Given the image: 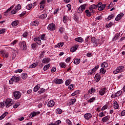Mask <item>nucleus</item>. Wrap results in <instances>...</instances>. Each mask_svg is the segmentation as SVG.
Returning <instances> with one entry per match:
<instances>
[{"mask_svg":"<svg viewBox=\"0 0 125 125\" xmlns=\"http://www.w3.org/2000/svg\"><path fill=\"white\" fill-rule=\"evenodd\" d=\"M19 81H20V79L19 78V77L14 76L9 80V83L10 84H12V83H13V82H15V83H18Z\"/></svg>","mask_w":125,"mask_h":125,"instance_id":"1","label":"nucleus"},{"mask_svg":"<svg viewBox=\"0 0 125 125\" xmlns=\"http://www.w3.org/2000/svg\"><path fill=\"white\" fill-rule=\"evenodd\" d=\"M125 67L124 66H120L118 67L115 70L113 71V74L116 75V74H119V73H122L124 71Z\"/></svg>","mask_w":125,"mask_h":125,"instance_id":"2","label":"nucleus"},{"mask_svg":"<svg viewBox=\"0 0 125 125\" xmlns=\"http://www.w3.org/2000/svg\"><path fill=\"white\" fill-rule=\"evenodd\" d=\"M19 46L21 50H26L27 49V45H26V42L24 41L21 42L19 43Z\"/></svg>","mask_w":125,"mask_h":125,"instance_id":"3","label":"nucleus"},{"mask_svg":"<svg viewBox=\"0 0 125 125\" xmlns=\"http://www.w3.org/2000/svg\"><path fill=\"white\" fill-rule=\"evenodd\" d=\"M47 29L49 31H55L56 30V25L53 23H50L48 25Z\"/></svg>","mask_w":125,"mask_h":125,"instance_id":"4","label":"nucleus"},{"mask_svg":"<svg viewBox=\"0 0 125 125\" xmlns=\"http://www.w3.org/2000/svg\"><path fill=\"white\" fill-rule=\"evenodd\" d=\"M5 103L6 108L10 107V106L13 104V102H12V100L11 99H7Z\"/></svg>","mask_w":125,"mask_h":125,"instance_id":"5","label":"nucleus"},{"mask_svg":"<svg viewBox=\"0 0 125 125\" xmlns=\"http://www.w3.org/2000/svg\"><path fill=\"white\" fill-rule=\"evenodd\" d=\"M98 10H100V11H101L106 7V4H102V2H99V3L98 4Z\"/></svg>","mask_w":125,"mask_h":125,"instance_id":"6","label":"nucleus"},{"mask_svg":"<svg viewBox=\"0 0 125 125\" xmlns=\"http://www.w3.org/2000/svg\"><path fill=\"white\" fill-rule=\"evenodd\" d=\"M14 96L15 97V99H19L20 97H21V93L19 91H15L13 93Z\"/></svg>","mask_w":125,"mask_h":125,"instance_id":"7","label":"nucleus"},{"mask_svg":"<svg viewBox=\"0 0 125 125\" xmlns=\"http://www.w3.org/2000/svg\"><path fill=\"white\" fill-rule=\"evenodd\" d=\"M91 42L94 43V44H101V42H99V39H96L95 38H91Z\"/></svg>","mask_w":125,"mask_h":125,"instance_id":"8","label":"nucleus"},{"mask_svg":"<svg viewBox=\"0 0 125 125\" xmlns=\"http://www.w3.org/2000/svg\"><path fill=\"white\" fill-rule=\"evenodd\" d=\"M85 6H86V4H83L81 5L78 10V11L79 13H82L83 10L85 9Z\"/></svg>","mask_w":125,"mask_h":125,"instance_id":"9","label":"nucleus"},{"mask_svg":"<svg viewBox=\"0 0 125 125\" xmlns=\"http://www.w3.org/2000/svg\"><path fill=\"white\" fill-rule=\"evenodd\" d=\"M106 92V88H103L100 90L99 91V94L101 96H103L104 94H105V93Z\"/></svg>","mask_w":125,"mask_h":125,"instance_id":"10","label":"nucleus"},{"mask_svg":"<svg viewBox=\"0 0 125 125\" xmlns=\"http://www.w3.org/2000/svg\"><path fill=\"white\" fill-rule=\"evenodd\" d=\"M125 14L124 13H120L118 14L117 16V17L115 18L116 21H119V20H121L122 17H124V16Z\"/></svg>","mask_w":125,"mask_h":125,"instance_id":"11","label":"nucleus"},{"mask_svg":"<svg viewBox=\"0 0 125 125\" xmlns=\"http://www.w3.org/2000/svg\"><path fill=\"white\" fill-rule=\"evenodd\" d=\"M98 7V5L93 4L90 6L89 9L91 12L93 13V9H95Z\"/></svg>","mask_w":125,"mask_h":125,"instance_id":"12","label":"nucleus"},{"mask_svg":"<svg viewBox=\"0 0 125 125\" xmlns=\"http://www.w3.org/2000/svg\"><path fill=\"white\" fill-rule=\"evenodd\" d=\"M54 83L57 84H60L61 83H63V81L62 79H55L54 81Z\"/></svg>","mask_w":125,"mask_h":125,"instance_id":"13","label":"nucleus"},{"mask_svg":"<svg viewBox=\"0 0 125 125\" xmlns=\"http://www.w3.org/2000/svg\"><path fill=\"white\" fill-rule=\"evenodd\" d=\"M91 117H92V115L90 113H86L84 115V117L86 120H89L91 118Z\"/></svg>","mask_w":125,"mask_h":125,"instance_id":"14","label":"nucleus"},{"mask_svg":"<svg viewBox=\"0 0 125 125\" xmlns=\"http://www.w3.org/2000/svg\"><path fill=\"white\" fill-rule=\"evenodd\" d=\"M55 104V103L54 102V101L51 100L48 102L47 106L48 107H53Z\"/></svg>","mask_w":125,"mask_h":125,"instance_id":"15","label":"nucleus"},{"mask_svg":"<svg viewBox=\"0 0 125 125\" xmlns=\"http://www.w3.org/2000/svg\"><path fill=\"white\" fill-rule=\"evenodd\" d=\"M50 61V59L49 58H45L42 60V63L47 64Z\"/></svg>","mask_w":125,"mask_h":125,"instance_id":"16","label":"nucleus"},{"mask_svg":"<svg viewBox=\"0 0 125 125\" xmlns=\"http://www.w3.org/2000/svg\"><path fill=\"white\" fill-rule=\"evenodd\" d=\"M100 74L97 73L95 76V80L96 82H98L100 81Z\"/></svg>","mask_w":125,"mask_h":125,"instance_id":"17","label":"nucleus"},{"mask_svg":"<svg viewBox=\"0 0 125 125\" xmlns=\"http://www.w3.org/2000/svg\"><path fill=\"white\" fill-rule=\"evenodd\" d=\"M75 41L78 42H83V39L82 37H78L75 38Z\"/></svg>","mask_w":125,"mask_h":125,"instance_id":"18","label":"nucleus"},{"mask_svg":"<svg viewBox=\"0 0 125 125\" xmlns=\"http://www.w3.org/2000/svg\"><path fill=\"white\" fill-rule=\"evenodd\" d=\"M79 47V45H76L74 47H73L71 48L70 49V51L71 52H75V51H76L77 50V49H78V48Z\"/></svg>","mask_w":125,"mask_h":125,"instance_id":"19","label":"nucleus"},{"mask_svg":"<svg viewBox=\"0 0 125 125\" xmlns=\"http://www.w3.org/2000/svg\"><path fill=\"white\" fill-rule=\"evenodd\" d=\"M18 24H19V21H15L12 22L11 25L12 27H16V26H17Z\"/></svg>","mask_w":125,"mask_h":125,"instance_id":"20","label":"nucleus"},{"mask_svg":"<svg viewBox=\"0 0 125 125\" xmlns=\"http://www.w3.org/2000/svg\"><path fill=\"white\" fill-rule=\"evenodd\" d=\"M74 64H76V65L80 64V63H81V59H75L74 61Z\"/></svg>","mask_w":125,"mask_h":125,"instance_id":"21","label":"nucleus"},{"mask_svg":"<svg viewBox=\"0 0 125 125\" xmlns=\"http://www.w3.org/2000/svg\"><path fill=\"white\" fill-rule=\"evenodd\" d=\"M120 37V34L119 33H117L115 37L113 38L112 41H116V40H118L119 38Z\"/></svg>","mask_w":125,"mask_h":125,"instance_id":"22","label":"nucleus"},{"mask_svg":"<svg viewBox=\"0 0 125 125\" xmlns=\"http://www.w3.org/2000/svg\"><path fill=\"white\" fill-rule=\"evenodd\" d=\"M114 105V107L115 108V109H119V104H118V102H114V103H113Z\"/></svg>","mask_w":125,"mask_h":125,"instance_id":"23","label":"nucleus"},{"mask_svg":"<svg viewBox=\"0 0 125 125\" xmlns=\"http://www.w3.org/2000/svg\"><path fill=\"white\" fill-rule=\"evenodd\" d=\"M31 25H32V26H38V25H39V21H32L31 23Z\"/></svg>","mask_w":125,"mask_h":125,"instance_id":"24","label":"nucleus"},{"mask_svg":"<svg viewBox=\"0 0 125 125\" xmlns=\"http://www.w3.org/2000/svg\"><path fill=\"white\" fill-rule=\"evenodd\" d=\"M46 17H47V14H43L40 16V18H41V19H45Z\"/></svg>","mask_w":125,"mask_h":125,"instance_id":"25","label":"nucleus"},{"mask_svg":"<svg viewBox=\"0 0 125 125\" xmlns=\"http://www.w3.org/2000/svg\"><path fill=\"white\" fill-rule=\"evenodd\" d=\"M101 67L102 68H107V67H108V63L106 62H104L101 64Z\"/></svg>","mask_w":125,"mask_h":125,"instance_id":"26","label":"nucleus"},{"mask_svg":"<svg viewBox=\"0 0 125 125\" xmlns=\"http://www.w3.org/2000/svg\"><path fill=\"white\" fill-rule=\"evenodd\" d=\"M68 19H69V18L67 17V16H64L63 17V21L64 23H67L68 22Z\"/></svg>","mask_w":125,"mask_h":125,"instance_id":"27","label":"nucleus"},{"mask_svg":"<svg viewBox=\"0 0 125 125\" xmlns=\"http://www.w3.org/2000/svg\"><path fill=\"white\" fill-rule=\"evenodd\" d=\"M8 112H6L4 113H3L0 117V120H2L3 119H4L5 117V116H6V115H8Z\"/></svg>","mask_w":125,"mask_h":125,"instance_id":"28","label":"nucleus"},{"mask_svg":"<svg viewBox=\"0 0 125 125\" xmlns=\"http://www.w3.org/2000/svg\"><path fill=\"white\" fill-rule=\"evenodd\" d=\"M122 93H123V91L122 90L118 91L116 93H115L116 97L121 96V95H122Z\"/></svg>","mask_w":125,"mask_h":125,"instance_id":"29","label":"nucleus"},{"mask_svg":"<svg viewBox=\"0 0 125 125\" xmlns=\"http://www.w3.org/2000/svg\"><path fill=\"white\" fill-rule=\"evenodd\" d=\"M85 12L86 13V16H88V17L91 16V12H89V10H86Z\"/></svg>","mask_w":125,"mask_h":125,"instance_id":"30","label":"nucleus"},{"mask_svg":"<svg viewBox=\"0 0 125 125\" xmlns=\"http://www.w3.org/2000/svg\"><path fill=\"white\" fill-rule=\"evenodd\" d=\"M100 73L101 74V75H104V74H105V73H106V70H104V67H102L100 69Z\"/></svg>","mask_w":125,"mask_h":125,"instance_id":"31","label":"nucleus"},{"mask_svg":"<svg viewBox=\"0 0 125 125\" xmlns=\"http://www.w3.org/2000/svg\"><path fill=\"white\" fill-rule=\"evenodd\" d=\"M15 9L17 11L20 10V9H21V5H20V4H18L17 6L15 7Z\"/></svg>","mask_w":125,"mask_h":125,"instance_id":"32","label":"nucleus"},{"mask_svg":"<svg viewBox=\"0 0 125 125\" xmlns=\"http://www.w3.org/2000/svg\"><path fill=\"white\" fill-rule=\"evenodd\" d=\"M63 45H64V43L63 42H60L58 44H57L55 47H62V46H63Z\"/></svg>","mask_w":125,"mask_h":125,"instance_id":"33","label":"nucleus"},{"mask_svg":"<svg viewBox=\"0 0 125 125\" xmlns=\"http://www.w3.org/2000/svg\"><path fill=\"white\" fill-rule=\"evenodd\" d=\"M49 67H50V63H49L45 65L43 67V70L44 71H47V70L48 69V68H49Z\"/></svg>","mask_w":125,"mask_h":125,"instance_id":"34","label":"nucleus"},{"mask_svg":"<svg viewBox=\"0 0 125 125\" xmlns=\"http://www.w3.org/2000/svg\"><path fill=\"white\" fill-rule=\"evenodd\" d=\"M108 119H109V117L105 116L102 118V122H104V123H106V121H108Z\"/></svg>","mask_w":125,"mask_h":125,"instance_id":"35","label":"nucleus"},{"mask_svg":"<svg viewBox=\"0 0 125 125\" xmlns=\"http://www.w3.org/2000/svg\"><path fill=\"white\" fill-rule=\"evenodd\" d=\"M6 105V103L5 102H3L0 103V108H3L4 106Z\"/></svg>","mask_w":125,"mask_h":125,"instance_id":"36","label":"nucleus"},{"mask_svg":"<svg viewBox=\"0 0 125 125\" xmlns=\"http://www.w3.org/2000/svg\"><path fill=\"white\" fill-rule=\"evenodd\" d=\"M37 115V112H32L29 116V118H32L33 117H35V116H36Z\"/></svg>","mask_w":125,"mask_h":125,"instance_id":"37","label":"nucleus"},{"mask_svg":"<svg viewBox=\"0 0 125 125\" xmlns=\"http://www.w3.org/2000/svg\"><path fill=\"white\" fill-rule=\"evenodd\" d=\"M37 66H38V64L35 63H34L29 66V68H30V69H33V68H36Z\"/></svg>","mask_w":125,"mask_h":125,"instance_id":"38","label":"nucleus"},{"mask_svg":"<svg viewBox=\"0 0 125 125\" xmlns=\"http://www.w3.org/2000/svg\"><path fill=\"white\" fill-rule=\"evenodd\" d=\"M114 16H115V15H114V14L109 15L108 17L107 20H108V21H109V20H111V19H113V18H114Z\"/></svg>","mask_w":125,"mask_h":125,"instance_id":"39","label":"nucleus"},{"mask_svg":"<svg viewBox=\"0 0 125 125\" xmlns=\"http://www.w3.org/2000/svg\"><path fill=\"white\" fill-rule=\"evenodd\" d=\"M95 71L94 70V69H92L91 70H90L88 72V75H92V74H93L94 73H95Z\"/></svg>","mask_w":125,"mask_h":125,"instance_id":"40","label":"nucleus"},{"mask_svg":"<svg viewBox=\"0 0 125 125\" xmlns=\"http://www.w3.org/2000/svg\"><path fill=\"white\" fill-rule=\"evenodd\" d=\"M27 75L26 74V73H23L21 75V78L23 80H26V79H27Z\"/></svg>","mask_w":125,"mask_h":125,"instance_id":"41","label":"nucleus"},{"mask_svg":"<svg viewBox=\"0 0 125 125\" xmlns=\"http://www.w3.org/2000/svg\"><path fill=\"white\" fill-rule=\"evenodd\" d=\"M56 112L57 114H60L62 113V110L60 108H58L56 109Z\"/></svg>","mask_w":125,"mask_h":125,"instance_id":"42","label":"nucleus"},{"mask_svg":"<svg viewBox=\"0 0 125 125\" xmlns=\"http://www.w3.org/2000/svg\"><path fill=\"white\" fill-rule=\"evenodd\" d=\"M44 91H45V89H43V88H41L40 89V90H39L38 91V93L39 94H42V93H43V92H44Z\"/></svg>","mask_w":125,"mask_h":125,"instance_id":"43","label":"nucleus"},{"mask_svg":"<svg viewBox=\"0 0 125 125\" xmlns=\"http://www.w3.org/2000/svg\"><path fill=\"white\" fill-rule=\"evenodd\" d=\"M32 7H33V5L32 4H29L26 6V9L28 10H30Z\"/></svg>","mask_w":125,"mask_h":125,"instance_id":"44","label":"nucleus"},{"mask_svg":"<svg viewBox=\"0 0 125 125\" xmlns=\"http://www.w3.org/2000/svg\"><path fill=\"white\" fill-rule=\"evenodd\" d=\"M39 89H40V86L37 85L34 88V91H35V92H37Z\"/></svg>","mask_w":125,"mask_h":125,"instance_id":"45","label":"nucleus"},{"mask_svg":"<svg viewBox=\"0 0 125 125\" xmlns=\"http://www.w3.org/2000/svg\"><path fill=\"white\" fill-rule=\"evenodd\" d=\"M66 123L68 125H73V124L71 122V120L67 119L66 120Z\"/></svg>","mask_w":125,"mask_h":125,"instance_id":"46","label":"nucleus"},{"mask_svg":"<svg viewBox=\"0 0 125 125\" xmlns=\"http://www.w3.org/2000/svg\"><path fill=\"white\" fill-rule=\"evenodd\" d=\"M12 56V60H14L15 59V57H16V54L15 53V52H13Z\"/></svg>","mask_w":125,"mask_h":125,"instance_id":"47","label":"nucleus"},{"mask_svg":"<svg viewBox=\"0 0 125 125\" xmlns=\"http://www.w3.org/2000/svg\"><path fill=\"white\" fill-rule=\"evenodd\" d=\"M71 80H66L65 82V85H69V84H70V83H71Z\"/></svg>","mask_w":125,"mask_h":125,"instance_id":"48","label":"nucleus"},{"mask_svg":"<svg viewBox=\"0 0 125 125\" xmlns=\"http://www.w3.org/2000/svg\"><path fill=\"white\" fill-rule=\"evenodd\" d=\"M31 47H32V48H33V49H34V48H36V47H37V43H33L31 45Z\"/></svg>","mask_w":125,"mask_h":125,"instance_id":"49","label":"nucleus"},{"mask_svg":"<svg viewBox=\"0 0 125 125\" xmlns=\"http://www.w3.org/2000/svg\"><path fill=\"white\" fill-rule=\"evenodd\" d=\"M76 101H77V99H72L70 104L72 105V104H74V103H75L76 102Z\"/></svg>","mask_w":125,"mask_h":125,"instance_id":"50","label":"nucleus"},{"mask_svg":"<svg viewBox=\"0 0 125 125\" xmlns=\"http://www.w3.org/2000/svg\"><path fill=\"white\" fill-rule=\"evenodd\" d=\"M60 65L61 66V67L62 68H66V65H65V64H64V63L63 62H61L60 63Z\"/></svg>","mask_w":125,"mask_h":125,"instance_id":"51","label":"nucleus"},{"mask_svg":"<svg viewBox=\"0 0 125 125\" xmlns=\"http://www.w3.org/2000/svg\"><path fill=\"white\" fill-rule=\"evenodd\" d=\"M66 6L68 8V11H70V10H71V9L72 8V6H71V4H68Z\"/></svg>","mask_w":125,"mask_h":125,"instance_id":"52","label":"nucleus"},{"mask_svg":"<svg viewBox=\"0 0 125 125\" xmlns=\"http://www.w3.org/2000/svg\"><path fill=\"white\" fill-rule=\"evenodd\" d=\"M94 100H95V97L91 98H90V99L89 100V102H90V103H91V102H93V101H94Z\"/></svg>","mask_w":125,"mask_h":125,"instance_id":"53","label":"nucleus"},{"mask_svg":"<svg viewBox=\"0 0 125 125\" xmlns=\"http://www.w3.org/2000/svg\"><path fill=\"white\" fill-rule=\"evenodd\" d=\"M59 32L60 33H61V34H62V33H63V32H64V28L61 27L59 29Z\"/></svg>","mask_w":125,"mask_h":125,"instance_id":"54","label":"nucleus"},{"mask_svg":"<svg viewBox=\"0 0 125 125\" xmlns=\"http://www.w3.org/2000/svg\"><path fill=\"white\" fill-rule=\"evenodd\" d=\"M104 116H105V115H104V112L100 113L99 114V117H101V118H102V117H104Z\"/></svg>","mask_w":125,"mask_h":125,"instance_id":"55","label":"nucleus"},{"mask_svg":"<svg viewBox=\"0 0 125 125\" xmlns=\"http://www.w3.org/2000/svg\"><path fill=\"white\" fill-rule=\"evenodd\" d=\"M36 43H37V44H39V45H41V44H42V41H41V39L39 38L38 41H37Z\"/></svg>","mask_w":125,"mask_h":125,"instance_id":"56","label":"nucleus"},{"mask_svg":"<svg viewBox=\"0 0 125 125\" xmlns=\"http://www.w3.org/2000/svg\"><path fill=\"white\" fill-rule=\"evenodd\" d=\"M56 71V68L55 67H53L51 69V73H54Z\"/></svg>","mask_w":125,"mask_h":125,"instance_id":"57","label":"nucleus"},{"mask_svg":"<svg viewBox=\"0 0 125 125\" xmlns=\"http://www.w3.org/2000/svg\"><path fill=\"white\" fill-rule=\"evenodd\" d=\"M11 12L12 14H15L17 12V11L15 9H14Z\"/></svg>","mask_w":125,"mask_h":125,"instance_id":"58","label":"nucleus"},{"mask_svg":"<svg viewBox=\"0 0 125 125\" xmlns=\"http://www.w3.org/2000/svg\"><path fill=\"white\" fill-rule=\"evenodd\" d=\"M99 68V65H97L93 69H94V71L96 72V71H97V69Z\"/></svg>","mask_w":125,"mask_h":125,"instance_id":"59","label":"nucleus"},{"mask_svg":"<svg viewBox=\"0 0 125 125\" xmlns=\"http://www.w3.org/2000/svg\"><path fill=\"white\" fill-rule=\"evenodd\" d=\"M17 42V40H14L11 43V45H14V44H16Z\"/></svg>","mask_w":125,"mask_h":125,"instance_id":"60","label":"nucleus"},{"mask_svg":"<svg viewBox=\"0 0 125 125\" xmlns=\"http://www.w3.org/2000/svg\"><path fill=\"white\" fill-rule=\"evenodd\" d=\"M40 10H42L44 8V4H40Z\"/></svg>","mask_w":125,"mask_h":125,"instance_id":"61","label":"nucleus"},{"mask_svg":"<svg viewBox=\"0 0 125 125\" xmlns=\"http://www.w3.org/2000/svg\"><path fill=\"white\" fill-rule=\"evenodd\" d=\"M107 109V105H104L101 109L102 111H104V110H106Z\"/></svg>","mask_w":125,"mask_h":125,"instance_id":"62","label":"nucleus"},{"mask_svg":"<svg viewBox=\"0 0 125 125\" xmlns=\"http://www.w3.org/2000/svg\"><path fill=\"white\" fill-rule=\"evenodd\" d=\"M60 124H61V121H60V120L57 121L55 123V125H60Z\"/></svg>","mask_w":125,"mask_h":125,"instance_id":"63","label":"nucleus"},{"mask_svg":"<svg viewBox=\"0 0 125 125\" xmlns=\"http://www.w3.org/2000/svg\"><path fill=\"white\" fill-rule=\"evenodd\" d=\"M121 116H124L125 115V110H123L121 112Z\"/></svg>","mask_w":125,"mask_h":125,"instance_id":"64","label":"nucleus"}]
</instances>
